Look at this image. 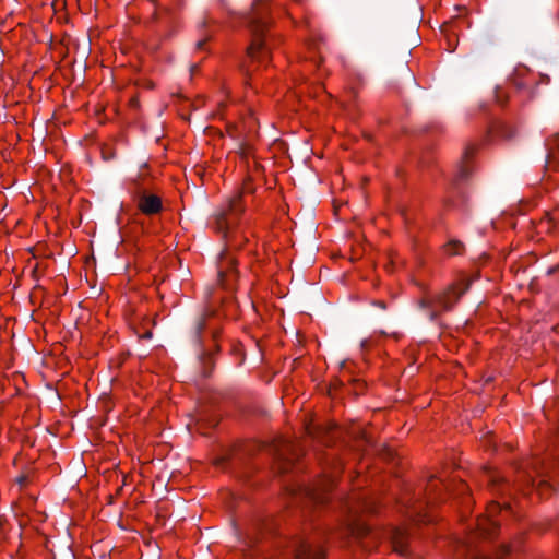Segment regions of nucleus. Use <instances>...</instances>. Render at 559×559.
<instances>
[{
  "label": "nucleus",
  "instance_id": "f257e3e1",
  "mask_svg": "<svg viewBox=\"0 0 559 559\" xmlns=\"http://www.w3.org/2000/svg\"><path fill=\"white\" fill-rule=\"evenodd\" d=\"M269 7L262 1H255L250 12L243 15L245 25L251 33L252 40L251 44L247 47L248 56L253 60L260 63L269 60L270 48L266 43L263 40V36L270 25L269 20Z\"/></svg>",
  "mask_w": 559,
  "mask_h": 559
},
{
  "label": "nucleus",
  "instance_id": "f03ea898",
  "mask_svg": "<svg viewBox=\"0 0 559 559\" xmlns=\"http://www.w3.org/2000/svg\"><path fill=\"white\" fill-rule=\"evenodd\" d=\"M214 314H215V310L212 309L211 307H206L203 310V312L200 314V317L195 320L193 329H192L193 340L200 347V350L198 354V360L202 368V376L204 378L210 377V374L212 372V369L214 366L213 355H214V352L218 350V345L216 344V340L218 337L219 332L217 329L212 330V340L214 342L213 349L203 347L201 334H202L203 330L206 328V319L213 317Z\"/></svg>",
  "mask_w": 559,
  "mask_h": 559
},
{
  "label": "nucleus",
  "instance_id": "7ed1b4c3",
  "mask_svg": "<svg viewBox=\"0 0 559 559\" xmlns=\"http://www.w3.org/2000/svg\"><path fill=\"white\" fill-rule=\"evenodd\" d=\"M347 508L348 512L353 513L354 515L353 522L348 525L347 528L352 538L362 549L370 550L376 545L377 535L371 531L369 525L356 519V515L358 513V509L367 512H373L376 510L373 502L367 499H362L359 501L358 506H354L348 502Z\"/></svg>",
  "mask_w": 559,
  "mask_h": 559
},
{
  "label": "nucleus",
  "instance_id": "20e7f679",
  "mask_svg": "<svg viewBox=\"0 0 559 559\" xmlns=\"http://www.w3.org/2000/svg\"><path fill=\"white\" fill-rule=\"evenodd\" d=\"M472 285V280L462 278L459 282L450 284L440 293L436 294L431 298H423L419 300L418 306L423 310H429L435 304L442 311H451L460 298L468 292Z\"/></svg>",
  "mask_w": 559,
  "mask_h": 559
},
{
  "label": "nucleus",
  "instance_id": "39448f33",
  "mask_svg": "<svg viewBox=\"0 0 559 559\" xmlns=\"http://www.w3.org/2000/svg\"><path fill=\"white\" fill-rule=\"evenodd\" d=\"M243 211L241 193H236L228 200L226 207L216 215L215 224L217 231L227 238Z\"/></svg>",
  "mask_w": 559,
  "mask_h": 559
},
{
  "label": "nucleus",
  "instance_id": "423d86ee",
  "mask_svg": "<svg viewBox=\"0 0 559 559\" xmlns=\"http://www.w3.org/2000/svg\"><path fill=\"white\" fill-rule=\"evenodd\" d=\"M267 450L277 461L281 473H285L293 461L299 456L296 445L285 440L271 444Z\"/></svg>",
  "mask_w": 559,
  "mask_h": 559
},
{
  "label": "nucleus",
  "instance_id": "0eeeda50",
  "mask_svg": "<svg viewBox=\"0 0 559 559\" xmlns=\"http://www.w3.org/2000/svg\"><path fill=\"white\" fill-rule=\"evenodd\" d=\"M334 483V478L332 476H326L318 484L313 486H304L299 489L300 498L307 499L309 502L313 503H324L325 495L330 490Z\"/></svg>",
  "mask_w": 559,
  "mask_h": 559
},
{
  "label": "nucleus",
  "instance_id": "6e6552de",
  "mask_svg": "<svg viewBox=\"0 0 559 559\" xmlns=\"http://www.w3.org/2000/svg\"><path fill=\"white\" fill-rule=\"evenodd\" d=\"M295 559H324L321 546L312 539L299 538L294 543Z\"/></svg>",
  "mask_w": 559,
  "mask_h": 559
},
{
  "label": "nucleus",
  "instance_id": "1a4fd4ad",
  "mask_svg": "<svg viewBox=\"0 0 559 559\" xmlns=\"http://www.w3.org/2000/svg\"><path fill=\"white\" fill-rule=\"evenodd\" d=\"M138 207L145 215H154L162 211L163 204L159 197L146 192H139L136 197Z\"/></svg>",
  "mask_w": 559,
  "mask_h": 559
},
{
  "label": "nucleus",
  "instance_id": "9d476101",
  "mask_svg": "<svg viewBox=\"0 0 559 559\" xmlns=\"http://www.w3.org/2000/svg\"><path fill=\"white\" fill-rule=\"evenodd\" d=\"M501 510L499 503H492L489 509V518L483 519L478 522V531L483 537H491L495 531L498 528V523L493 520V513Z\"/></svg>",
  "mask_w": 559,
  "mask_h": 559
},
{
  "label": "nucleus",
  "instance_id": "9b49d317",
  "mask_svg": "<svg viewBox=\"0 0 559 559\" xmlns=\"http://www.w3.org/2000/svg\"><path fill=\"white\" fill-rule=\"evenodd\" d=\"M474 150L475 148L473 146H468L465 148L463 158L459 165V168H457V171H456V175L454 178L455 187L459 186V183L466 181L468 179V177L471 176L472 168L468 166L467 159L473 155Z\"/></svg>",
  "mask_w": 559,
  "mask_h": 559
},
{
  "label": "nucleus",
  "instance_id": "f8f14e48",
  "mask_svg": "<svg viewBox=\"0 0 559 559\" xmlns=\"http://www.w3.org/2000/svg\"><path fill=\"white\" fill-rule=\"evenodd\" d=\"M390 538L394 550L399 552L401 556H407V533L401 528H393L390 533Z\"/></svg>",
  "mask_w": 559,
  "mask_h": 559
},
{
  "label": "nucleus",
  "instance_id": "ddd939ff",
  "mask_svg": "<svg viewBox=\"0 0 559 559\" xmlns=\"http://www.w3.org/2000/svg\"><path fill=\"white\" fill-rule=\"evenodd\" d=\"M175 19V13L173 9L164 5H158L155 8V11L153 13V20L158 25L163 27H168L173 20Z\"/></svg>",
  "mask_w": 559,
  "mask_h": 559
},
{
  "label": "nucleus",
  "instance_id": "4468645a",
  "mask_svg": "<svg viewBox=\"0 0 559 559\" xmlns=\"http://www.w3.org/2000/svg\"><path fill=\"white\" fill-rule=\"evenodd\" d=\"M222 260L226 261L227 267H226V270H224L223 265L219 266V270H218L219 282L222 285H229L230 276L234 275L233 269H234L235 261L231 258L227 257V254H225V253L222 254Z\"/></svg>",
  "mask_w": 559,
  "mask_h": 559
},
{
  "label": "nucleus",
  "instance_id": "2eb2a0df",
  "mask_svg": "<svg viewBox=\"0 0 559 559\" xmlns=\"http://www.w3.org/2000/svg\"><path fill=\"white\" fill-rule=\"evenodd\" d=\"M443 250L449 255H459L463 253L464 245L459 240L452 239L443 246Z\"/></svg>",
  "mask_w": 559,
  "mask_h": 559
},
{
  "label": "nucleus",
  "instance_id": "dca6fc26",
  "mask_svg": "<svg viewBox=\"0 0 559 559\" xmlns=\"http://www.w3.org/2000/svg\"><path fill=\"white\" fill-rule=\"evenodd\" d=\"M496 132L503 139H512L515 134V130L512 126L507 123H499L496 128Z\"/></svg>",
  "mask_w": 559,
  "mask_h": 559
},
{
  "label": "nucleus",
  "instance_id": "f3484780",
  "mask_svg": "<svg viewBox=\"0 0 559 559\" xmlns=\"http://www.w3.org/2000/svg\"><path fill=\"white\" fill-rule=\"evenodd\" d=\"M510 551H511V546L501 545V547L499 548L495 558L475 556L473 559H504V556L508 555Z\"/></svg>",
  "mask_w": 559,
  "mask_h": 559
},
{
  "label": "nucleus",
  "instance_id": "a211bd4d",
  "mask_svg": "<svg viewBox=\"0 0 559 559\" xmlns=\"http://www.w3.org/2000/svg\"><path fill=\"white\" fill-rule=\"evenodd\" d=\"M309 433L313 436V438L320 439L322 442H328L325 440V435H329L330 431L324 430L322 428H317L316 430H311Z\"/></svg>",
  "mask_w": 559,
  "mask_h": 559
},
{
  "label": "nucleus",
  "instance_id": "6ab92c4d",
  "mask_svg": "<svg viewBox=\"0 0 559 559\" xmlns=\"http://www.w3.org/2000/svg\"><path fill=\"white\" fill-rule=\"evenodd\" d=\"M550 150L558 148L559 150V133L555 134L551 142L549 143Z\"/></svg>",
  "mask_w": 559,
  "mask_h": 559
},
{
  "label": "nucleus",
  "instance_id": "aec40b11",
  "mask_svg": "<svg viewBox=\"0 0 559 559\" xmlns=\"http://www.w3.org/2000/svg\"><path fill=\"white\" fill-rule=\"evenodd\" d=\"M371 305L380 308L381 310H386L388 306L384 300H372Z\"/></svg>",
  "mask_w": 559,
  "mask_h": 559
},
{
  "label": "nucleus",
  "instance_id": "412c9836",
  "mask_svg": "<svg viewBox=\"0 0 559 559\" xmlns=\"http://www.w3.org/2000/svg\"><path fill=\"white\" fill-rule=\"evenodd\" d=\"M442 311L440 308L439 310H428V318L430 321H436L438 316H439V312Z\"/></svg>",
  "mask_w": 559,
  "mask_h": 559
},
{
  "label": "nucleus",
  "instance_id": "4be33fe9",
  "mask_svg": "<svg viewBox=\"0 0 559 559\" xmlns=\"http://www.w3.org/2000/svg\"><path fill=\"white\" fill-rule=\"evenodd\" d=\"M206 40H207L206 38H205V39H200V40H198V43H197V48H198V49H203V47H204V45H205Z\"/></svg>",
  "mask_w": 559,
  "mask_h": 559
},
{
  "label": "nucleus",
  "instance_id": "5701e85b",
  "mask_svg": "<svg viewBox=\"0 0 559 559\" xmlns=\"http://www.w3.org/2000/svg\"><path fill=\"white\" fill-rule=\"evenodd\" d=\"M490 481H491L493 485H498V483H499V478H498V476H496V475H490Z\"/></svg>",
  "mask_w": 559,
  "mask_h": 559
},
{
  "label": "nucleus",
  "instance_id": "b1692460",
  "mask_svg": "<svg viewBox=\"0 0 559 559\" xmlns=\"http://www.w3.org/2000/svg\"><path fill=\"white\" fill-rule=\"evenodd\" d=\"M457 490H459L460 492H463V491H465V490H466V486H465L463 483H460V484H459V488H457Z\"/></svg>",
  "mask_w": 559,
  "mask_h": 559
},
{
  "label": "nucleus",
  "instance_id": "393cba45",
  "mask_svg": "<svg viewBox=\"0 0 559 559\" xmlns=\"http://www.w3.org/2000/svg\"><path fill=\"white\" fill-rule=\"evenodd\" d=\"M25 480H26V478H25L24 476H21V477L17 479V481H19L20 484H23Z\"/></svg>",
  "mask_w": 559,
  "mask_h": 559
},
{
  "label": "nucleus",
  "instance_id": "a878e982",
  "mask_svg": "<svg viewBox=\"0 0 559 559\" xmlns=\"http://www.w3.org/2000/svg\"><path fill=\"white\" fill-rule=\"evenodd\" d=\"M144 337H146V338H151V337H152V332H146V333L144 334Z\"/></svg>",
  "mask_w": 559,
  "mask_h": 559
},
{
  "label": "nucleus",
  "instance_id": "bb28decb",
  "mask_svg": "<svg viewBox=\"0 0 559 559\" xmlns=\"http://www.w3.org/2000/svg\"><path fill=\"white\" fill-rule=\"evenodd\" d=\"M197 68H198V66H197V64H193V66L191 67V72L195 71V70H197Z\"/></svg>",
  "mask_w": 559,
  "mask_h": 559
},
{
  "label": "nucleus",
  "instance_id": "cd10ccee",
  "mask_svg": "<svg viewBox=\"0 0 559 559\" xmlns=\"http://www.w3.org/2000/svg\"><path fill=\"white\" fill-rule=\"evenodd\" d=\"M360 345H361V347H365L367 345V341L366 340L361 341Z\"/></svg>",
  "mask_w": 559,
  "mask_h": 559
},
{
  "label": "nucleus",
  "instance_id": "c85d7f7f",
  "mask_svg": "<svg viewBox=\"0 0 559 559\" xmlns=\"http://www.w3.org/2000/svg\"><path fill=\"white\" fill-rule=\"evenodd\" d=\"M211 293H212V290H211V288H209L206 292V297H209L211 295Z\"/></svg>",
  "mask_w": 559,
  "mask_h": 559
},
{
  "label": "nucleus",
  "instance_id": "c756f323",
  "mask_svg": "<svg viewBox=\"0 0 559 559\" xmlns=\"http://www.w3.org/2000/svg\"><path fill=\"white\" fill-rule=\"evenodd\" d=\"M496 97H497V100H498V102H501V99H500V95H499V92H497V96H496Z\"/></svg>",
  "mask_w": 559,
  "mask_h": 559
},
{
  "label": "nucleus",
  "instance_id": "7c9ffc66",
  "mask_svg": "<svg viewBox=\"0 0 559 559\" xmlns=\"http://www.w3.org/2000/svg\"><path fill=\"white\" fill-rule=\"evenodd\" d=\"M263 526H265V528L269 530V523L267 522H263Z\"/></svg>",
  "mask_w": 559,
  "mask_h": 559
},
{
  "label": "nucleus",
  "instance_id": "2f4dec72",
  "mask_svg": "<svg viewBox=\"0 0 559 559\" xmlns=\"http://www.w3.org/2000/svg\"><path fill=\"white\" fill-rule=\"evenodd\" d=\"M206 23H207V22H206L205 20H203V21H202V23H201V25H202V26H205V25H206Z\"/></svg>",
  "mask_w": 559,
  "mask_h": 559
},
{
  "label": "nucleus",
  "instance_id": "473e14b6",
  "mask_svg": "<svg viewBox=\"0 0 559 559\" xmlns=\"http://www.w3.org/2000/svg\"><path fill=\"white\" fill-rule=\"evenodd\" d=\"M433 486H435V485L429 484V490H432V487H433Z\"/></svg>",
  "mask_w": 559,
  "mask_h": 559
}]
</instances>
